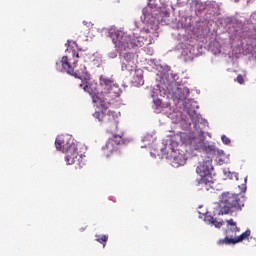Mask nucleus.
<instances>
[{"instance_id":"f257e3e1","label":"nucleus","mask_w":256,"mask_h":256,"mask_svg":"<svg viewBox=\"0 0 256 256\" xmlns=\"http://www.w3.org/2000/svg\"><path fill=\"white\" fill-rule=\"evenodd\" d=\"M219 207V215H229L233 211H241L245 207V203L241 200L239 194L223 192L220 196Z\"/></svg>"},{"instance_id":"f03ea898","label":"nucleus","mask_w":256,"mask_h":256,"mask_svg":"<svg viewBox=\"0 0 256 256\" xmlns=\"http://www.w3.org/2000/svg\"><path fill=\"white\" fill-rule=\"evenodd\" d=\"M213 165L211 160L200 162L196 168L197 175L201 176V179L196 180V187L204 189V191H211L213 189V177H211V170Z\"/></svg>"},{"instance_id":"7ed1b4c3","label":"nucleus","mask_w":256,"mask_h":256,"mask_svg":"<svg viewBox=\"0 0 256 256\" xmlns=\"http://www.w3.org/2000/svg\"><path fill=\"white\" fill-rule=\"evenodd\" d=\"M100 84L98 86V93L100 95V103L103 106L104 105H111V101L117 97V92L115 89H117V86H115V83L113 80L105 77L100 76Z\"/></svg>"},{"instance_id":"20e7f679","label":"nucleus","mask_w":256,"mask_h":256,"mask_svg":"<svg viewBox=\"0 0 256 256\" xmlns=\"http://www.w3.org/2000/svg\"><path fill=\"white\" fill-rule=\"evenodd\" d=\"M116 40L113 39L115 47L118 51H127V49H135V47H143V38L141 37H131L127 34H119V32L115 33Z\"/></svg>"},{"instance_id":"39448f33","label":"nucleus","mask_w":256,"mask_h":256,"mask_svg":"<svg viewBox=\"0 0 256 256\" xmlns=\"http://www.w3.org/2000/svg\"><path fill=\"white\" fill-rule=\"evenodd\" d=\"M95 119H98L99 123H104L108 125L110 129V133H119V116L116 114L115 111H111L107 108L102 110L101 112H95L93 114Z\"/></svg>"},{"instance_id":"423d86ee","label":"nucleus","mask_w":256,"mask_h":256,"mask_svg":"<svg viewBox=\"0 0 256 256\" xmlns=\"http://www.w3.org/2000/svg\"><path fill=\"white\" fill-rule=\"evenodd\" d=\"M73 53V61L69 59L67 56H63L61 61L56 62V69L57 71L65 72L68 73V75H72V77H75L76 79H81L83 81V78L79 77L77 72H75V67H77V63L79 57L83 54H79V52H76L75 50L72 52Z\"/></svg>"},{"instance_id":"0eeeda50","label":"nucleus","mask_w":256,"mask_h":256,"mask_svg":"<svg viewBox=\"0 0 256 256\" xmlns=\"http://www.w3.org/2000/svg\"><path fill=\"white\" fill-rule=\"evenodd\" d=\"M112 137L109 138L106 144L102 147L103 155L105 157H113V155H119V145H125V138L123 132L111 133Z\"/></svg>"},{"instance_id":"6e6552de","label":"nucleus","mask_w":256,"mask_h":256,"mask_svg":"<svg viewBox=\"0 0 256 256\" xmlns=\"http://www.w3.org/2000/svg\"><path fill=\"white\" fill-rule=\"evenodd\" d=\"M55 145L58 151H62V153H66L67 151H69V149H71V147H73V145H75V143H73V140H71V137L60 135L56 138Z\"/></svg>"},{"instance_id":"1a4fd4ad","label":"nucleus","mask_w":256,"mask_h":256,"mask_svg":"<svg viewBox=\"0 0 256 256\" xmlns=\"http://www.w3.org/2000/svg\"><path fill=\"white\" fill-rule=\"evenodd\" d=\"M64 153H66L65 161L67 165H75V163L79 165V163H81L82 157L79 155V152H77L76 145H72L70 149Z\"/></svg>"},{"instance_id":"9d476101","label":"nucleus","mask_w":256,"mask_h":256,"mask_svg":"<svg viewBox=\"0 0 256 256\" xmlns=\"http://www.w3.org/2000/svg\"><path fill=\"white\" fill-rule=\"evenodd\" d=\"M251 237V230H246L240 236L236 238L225 237L218 241L219 245H235L237 243H241V241H245Z\"/></svg>"},{"instance_id":"9b49d317","label":"nucleus","mask_w":256,"mask_h":256,"mask_svg":"<svg viewBox=\"0 0 256 256\" xmlns=\"http://www.w3.org/2000/svg\"><path fill=\"white\" fill-rule=\"evenodd\" d=\"M83 90L86 93H89L92 97L93 103H98L101 105V98L99 95V88H96L94 84L86 83L83 87Z\"/></svg>"},{"instance_id":"f8f14e48","label":"nucleus","mask_w":256,"mask_h":256,"mask_svg":"<svg viewBox=\"0 0 256 256\" xmlns=\"http://www.w3.org/2000/svg\"><path fill=\"white\" fill-rule=\"evenodd\" d=\"M239 231H241V229L237 227V222H235V220L233 219L226 220L225 234H226V237H228V239H233V237H235V235H237Z\"/></svg>"},{"instance_id":"ddd939ff","label":"nucleus","mask_w":256,"mask_h":256,"mask_svg":"<svg viewBox=\"0 0 256 256\" xmlns=\"http://www.w3.org/2000/svg\"><path fill=\"white\" fill-rule=\"evenodd\" d=\"M187 145L193 147L194 149H201L203 147V137L201 135H197L194 132L190 133L187 140Z\"/></svg>"},{"instance_id":"4468645a","label":"nucleus","mask_w":256,"mask_h":256,"mask_svg":"<svg viewBox=\"0 0 256 256\" xmlns=\"http://www.w3.org/2000/svg\"><path fill=\"white\" fill-rule=\"evenodd\" d=\"M191 91L189 90V88L180 85L177 87V89L174 92V95L176 97V99H178L179 101H185L187 99V97H189Z\"/></svg>"},{"instance_id":"2eb2a0df","label":"nucleus","mask_w":256,"mask_h":256,"mask_svg":"<svg viewBox=\"0 0 256 256\" xmlns=\"http://www.w3.org/2000/svg\"><path fill=\"white\" fill-rule=\"evenodd\" d=\"M172 163L173 167H181V165H185V156H183V154L177 155L174 157Z\"/></svg>"},{"instance_id":"dca6fc26","label":"nucleus","mask_w":256,"mask_h":256,"mask_svg":"<svg viewBox=\"0 0 256 256\" xmlns=\"http://www.w3.org/2000/svg\"><path fill=\"white\" fill-rule=\"evenodd\" d=\"M135 62H122V71H128V73H132L136 69Z\"/></svg>"},{"instance_id":"f3484780","label":"nucleus","mask_w":256,"mask_h":256,"mask_svg":"<svg viewBox=\"0 0 256 256\" xmlns=\"http://www.w3.org/2000/svg\"><path fill=\"white\" fill-rule=\"evenodd\" d=\"M96 241L98 243H100L101 245H103V247H105L107 245V241H109V236L108 235H99L96 234Z\"/></svg>"},{"instance_id":"a211bd4d","label":"nucleus","mask_w":256,"mask_h":256,"mask_svg":"<svg viewBox=\"0 0 256 256\" xmlns=\"http://www.w3.org/2000/svg\"><path fill=\"white\" fill-rule=\"evenodd\" d=\"M207 221L214 225L217 229H220V227H223V221H217V219L213 218L212 216H207L206 217Z\"/></svg>"},{"instance_id":"6ab92c4d","label":"nucleus","mask_w":256,"mask_h":256,"mask_svg":"<svg viewBox=\"0 0 256 256\" xmlns=\"http://www.w3.org/2000/svg\"><path fill=\"white\" fill-rule=\"evenodd\" d=\"M133 59H135V55L133 53L128 52V53H125L123 55L122 62H124V63H134L135 61Z\"/></svg>"},{"instance_id":"aec40b11","label":"nucleus","mask_w":256,"mask_h":256,"mask_svg":"<svg viewBox=\"0 0 256 256\" xmlns=\"http://www.w3.org/2000/svg\"><path fill=\"white\" fill-rule=\"evenodd\" d=\"M221 139L224 145H229L231 143V139H229V137H227L226 135H222Z\"/></svg>"},{"instance_id":"412c9836","label":"nucleus","mask_w":256,"mask_h":256,"mask_svg":"<svg viewBox=\"0 0 256 256\" xmlns=\"http://www.w3.org/2000/svg\"><path fill=\"white\" fill-rule=\"evenodd\" d=\"M234 81H237V83H239L240 85H243V83H245V79L241 74H239Z\"/></svg>"},{"instance_id":"4be33fe9","label":"nucleus","mask_w":256,"mask_h":256,"mask_svg":"<svg viewBox=\"0 0 256 256\" xmlns=\"http://www.w3.org/2000/svg\"><path fill=\"white\" fill-rule=\"evenodd\" d=\"M154 103H155L156 107H161L163 102H161V100L158 99V100H155Z\"/></svg>"},{"instance_id":"5701e85b","label":"nucleus","mask_w":256,"mask_h":256,"mask_svg":"<svg viewBox=\"0 0 256 256\" xmlns=\"http://www.w3.org/2000/svg\"><path fill=\"white\" fill-rule=\"evenodd\" d=\"M80 87H83V80H82V83L79 85Z\"/></svg>"},{"instance_id":"b1692460","label":"nucleus","mask_w":256,"mask_h":256,"mask_svg":"<svg viewBox=\"0 0 256 256\" xmlns=\"http://www.w3.org/2000/svg\"><path fill=\"white\" fill-rule=\"evenodd\" d=\"M244 183H247V178H244Z\"/></svg>"},{"instance_id":"393cba45","label":"nucleus","mask_w":256,"mask_h":256,"mask_svg":"<svg viewBox=\"0 0 256 256\" xmlns=\"http://www.w3.org/2000/svg\"><path fill=\"white\" fill-rule=\"evenodd\" d=\"M73 45H75L77 47V43L76 42H73Z\"/></svg>"},{"instance_id":"a878e982","label":"nucleus","mask_w":256,"mask_h":256,"mask_svg":"<svg viewBox=\"0 0 256 256\" xmlns=\"http://www.w3.org/2000/svg\"><path fill=\"white\" fill-rule=\"evenodd\" d=\"M157 23H159V18H157Z\"/></svg>"},{"instance_id":"bb28decb","label":"nucleus","mask_w":256,"mask_h":256,"mask_svg":"<svg viewBox=\"0 0 256 256\" xmlns=\"http://www.w3.org/2000/svg\"><path fill=\"white\" fill-rule=\"evenodd\" d=\"M149 1V3H151V0H148Z\"/></svg>"},{"instance_id":"cd10ccee","label":"nucleus","mask_w":256,"mask_h":256,"mask_svg":"<svg viewBox=\"0 0 256 256\" xmlns=\"http://www.w3.org/2000/svg\"><path fill=\"white\" fill-rule=\"evenodd\" d=\"M78 50H80V51H81V49H79V48H78Z\"/></svg>"}]
</instances>
